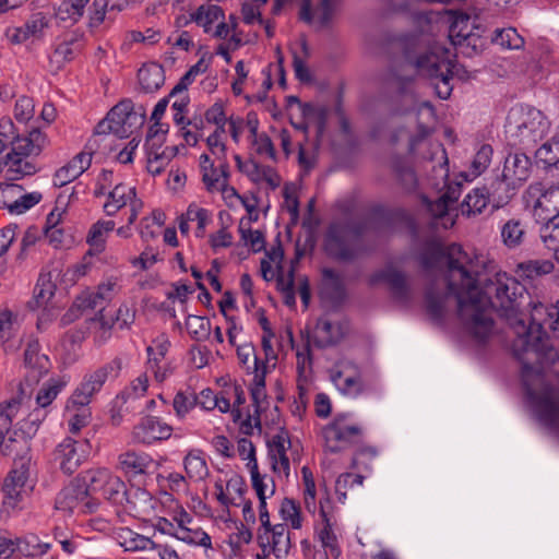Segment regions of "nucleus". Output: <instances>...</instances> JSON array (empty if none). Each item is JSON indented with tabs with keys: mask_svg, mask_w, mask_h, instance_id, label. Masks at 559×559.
Listing matches in <instances>:
<instances>
[{
	"mask_svg": "<svg viewBox=\"0 0 559 559\" xmlns=\"http://www.w3.org/2000/svg\"><path fill=\"white\" fill-rule=\"evenodd\" d=\"M426 269L444 270L449 294L430 287L426 294L428 313L439 319L445 310L449 295L457 301V310L464 329L478 341L488 338L493 331L491 308L504 317L519 332L525 331L524 310L535 304L526 288L504 272L475 253L465 252L460 245L431 243L423 257Z\"/></svg>",
	"mask_w": 559,
	"mask_h": 559,
	"instance_id": "f257e3e1",
	"label": "nucleus"
},
{
	"mask_svg": "<svg viewBox=\"0 0 559 559\" xmlns=\"http://www.w3.org/2000/svg\"><path fill=\"white\" fill-rule=\"evenodd\" d=\"M213 221V214L210 210L200 206L192 202L188 205L186 212L178 217V227L181 235L188 236L190 231V223H195L194 235L198 238H203L206 235V229Z\"/></svg>",
	"mask_w": 559,
	"mask_h": 559,
	"instance_id": "c85d7f7f",
	"label": "nucleus"
},
{
	"mask_svg": "<svg viewBox=\"0 0 559 559\" xmlns=\"http://www.w3.org/2000/svg\"><path fill=\"white\" fill-rule=\"evenodd\" d=\"M283 209L290 215V221L296 223L299 217V189L295 183H285L282 190Z\"/></svg>",
	"mask_w": 559,
	"mask_h": 559,
	"instance_id": "052dcab7",
	"label": "nucleus"
},
{
	"mask_svg": "<svg viewBox=\"0 0 559 559\" xmlns=\"http://www.w3.org/2000/svg\"><path fill=\"white\" fill-rule=\"evenodd\" d=\"M415 67L420 75L431 80L438 97L441 99L450 97L453 90L451 80L459 73L452 50L436 43L417 57Z\"/></svg>",
	"mask_w": 559,
	"mask_h": 559,
	"instance_id": "20e7f679",
	"label": "nucleus"
},
{
	"mask_svg": "<svg viewBox=\"0 0 559 559\" xmlns=\"http://www.w3.org/2000/svg\"><path fill=\"white\" fill-rule=\"evenodd\" d=\"M120 467L127 473L144 474L154 464L153 459L146 453L135 451H127L118 457Z\"/></svg>",
	"mask_w": 559,
	"mask_h": 559,
	"instance_id": "a19ab883",
	"label": "nucleus"
},
{
	"mask_svg": "<svg viewBox=\"0 0 559 559\" xmlns=\"http://www.w3.org/2000/svg\"><path fill=\"white\" fill-rule=\"evenodd\" d=\"M526 229L522 221L511 218L507 221L500 229L502 242L509 249L520 247L525 238Z\"/></svg>",
	"mask_w": 559,
	"mask_h": 559,
	"instance_id": "c03bdc74",
	"label": "nucleus"
},
{
	"mask_svg": "<svg viewBox=\"0 0 559 559\" xmlns=\"http://www.w3.org/2000/svg\"><path fill=\"white\" fill-rule=\"evenodd\" d=\"M347 332V325L332 321L325 317L320 318L313 330V340L320 347H326L340 342Z\"/></svg>",
	"mask_w": 559,
	"mask_h": 559,
	"instance_id": "72a5a7b5",
	"label": "nucleus"
},
{
	"mask_svg": "<svg viewBox=\"0 0 559 559\" xmlns=\"http://www.w3.org/2000/svg\"><path fill=\"white\" fill-rule=\"evenodd\" d=\"M457 198L459 193L455 190H451L442 194L437 201L429 204L430 213L437 218H442V225L444 227H451L454 225V219L450 217L449 214Z\"/></svg>",
	"mask_w": 559,
	"mask_h": 559,
	"instance_id": "a18cd8bd",
	"label": "nucleus"
},
{
	"mask_svg": "<svg viewBox=\"0 0 559 559\" xmlns=\"http://www.w3.org/2000/svg\"><path fill=\"white\" fill-rule=\"evenodd\" d=\"M492 41L508 49H521L524 46V38L513 27L496 29Z\"/></svg>",
	"mask_w": 559,
	"mask_h": 559,
	"instance_id": "69168bd1",
	"label": "nucleus"
},
{
	"mask_svg": "<svg viewBox=\"0 0 559 559\" xmlns=\"http://www.w3.org/2000/svg\"><path fill=\"white\" fill-rule=\"evenodd\" d=\"M319 506L321 526L317 530L318 538L326 556L338 558L342 550L338 544L337 527L330 511V498L321 499Z\"/></svg>",
	"mask_w": 559,
	"mask_h": 559,
	"instance_id": "5701e85b",
	"label": "nucleus"
},
{
	"mask_svg": "<svg viewBox=\"0 0 559 559\" xmlns=\"http://www.w3.org/2000/svg\"><path fill=\"white\" fill-rule=\"evenodd\" d=\"M47 145L46 135L34 129L19 135L10 118L0 119V174L9 180H19L37 171L33 157Z\"/></svg>",
	"mask_w": 559,
	"mask_h": 559,
	"instance_id": "7ed1b4c3",
	"label": "nucleus"
},
{
	"mask_svg": "<svg viewBox=\"0 0 559 559\" xmlns=\"http://www.w3.org/2000/svg\"><path fill=\"white\" fill-rule=\"evenodd\" d=\"M493 150L489 144H481L475 153L469 168L463 174L465 180L471 181L480 176L490 165Z\"/></svg>",
	"mask_w": 559,
	"mask_h": 559,
	"instance_id": "49530a36",
	"label": "nucleus"
},
{
	"mask_svg": "<svg viewBox=\"0 0 559 559\" xmlns=\"http://www.w3.org/2000/svg\"><path fill=\"white\" fill-rule=\"evenodd\" d=\"M174 428L165 419L157 416H143L131 432L133 442L144 445H153L170 439Z\"/></svg>",
	"mask_w": 559,
	"mask_h": 559,
	"instance_id": "dca6fc26",
	"label": "nucleus"
},
{
	"mask_svg": "<svg viewBox=\"0 0 559 559\" xmlns=\"http://www.w3.org/2000/svg\"><path fill=\"white\" fill-rule=\"evenodd\" d=\"M534 216L540 222H548L559 216V186L543 192L533 206Z\"/></svg>",
	"mask_w": 559,
	"mask_h": 559,
	"instance_id": "ea45409f",
	"label": "nucleus"
},
{
	"mask_svg": "<svg viewBox=\"0 0 559 559\" xmlns=\"http://www.w3.org/2000/svg\"><path fill=\"white\" fill-rule=\"evenodd\" d=\"M98 504V501L90 496L84 484L72 483L66 486L56 498V509L69 514L93 513Z\"/></svg>",
	"mask_w": 559,
	"mask_h": 559,
	"instance_id": "2eb2a0df",
	"label": "nucleus"
},
{
	"mask_svg": "<svg viewBox=\"0 0 559 559\" xmlns=\"http://www.w3.org/2000/svg\"><path fill=\"white\" fill-rule=\"evenodd\" d=\"M63 416L68 423L69 431L78 433L90 424L92 412L88 404L70 396L67 401Z\"/></svg>",
	"mask_w": 559,
	"mask_h": 559,
	"instance_id": "e433bc0d",
	"label": "nucleus"
},
{
	"mask_svg": "<svg viewBox=\"0 0 559 559\" xmlns=\"http://www.w3.org/2000/svg\"><path fill=\"white\" fill-rule=\"evenodd\" d=\"M304 504L307 511L313 513L317 510V488L313 474L307 466L301 468Z\"/></svg>",
	"mask_w": 559,
	"mask_h": 559,
	"instance_id": "5fc2aeb1",
	"label": "nucleus"
},
{
	"mask_svg": "<svg viewBox=\"0 0 559 559\" xmlns=\"http://www.w3.org/2000/svg\"><path fill=\"white\" fill-rule=\"evenodd\" d=\"M183 471L191 483H200L210 475L206 454L201 449H190L182 459Z\"/></svg>",
	"mask_w": 559,
	"mask_h": 559,
	"instance_id": "4c0bfd02",
	"label": "nucleus"
},
{
	"mask_svg": "<svg viewBox=\"0 0 559 559\" xmlns=\"http://www.w3.org/2000/svg\"><path fill=\"white\" fill-rule=\"evenodd\" d=\"M145 372L151 373L157 383L167 381L175 372V366L166 359L147 358Z\"/></svg>",
	"mask_w": 559,
	"mask_h": 559,
	"instance_id": "bf43d9fd",
	"label": "nucleus"
},
{
	"mask_svg": "<svg viewBox=\"0 0 559 559\" xmlns=\"http://www.w3.org/2000/svg\"><path fill=\"white\" fill-rule=\"evenodd\" d=\"M123 288V276L120 274H111L103 278L96 290L83 292L73 302V307L68 316L75 310H104L105 307L120 295ZM78 317H69V321Z\"/></svg>",
	"mask_w": 559,
	"mask_h": 559,
	"instance_id": "9b49d317",
	"label": "nucleus"
},
{
	"mask_svg": "<svg viewBox=\"0 0 559 559\" xmlns=\"http://www.w3.org/2000/svg\"><path fill=\"white\" fill-rule=\"evenodd\" d=\"M239 233L241 240L253 252H260L264 249L265 240L263 233L258 229H251L250 223L246 222V218H241L239 222Z\"/></svg>",
	"mask_w": 559,
	"mask_h": 559,
	"instance_id": "4d7b16f0",
	"label": "nucleus"
},
{
	"mask_svg": "<svg viewBox=\"0 0 559 559\" xmlns=\"http://www.w3.org/2000/svg\"><path fill=\"white\" fill-rule=\"evenodd\" d=\"M198 397L190 389L179 390L173 400V408L178 419H183L197 406Z\"/></svg>",
	"mask_w": 559,
	"mask_h": 559,
	"instance_id": "864d4df0",
	"label": "nucleus"
},
{
	"mask_svg": "<svg viewBox=\"0 0 559 559\" xmlns=\"http://www.w3.org/2000/svg\"><path fill=\"white\" fill-rule=\"evenodd\" d=\"M114 539L126 551H152L157 544L150 537L139 534L129 527H119L114 531Z\"/></svg>",
	"mask_w": 559,
	"mask_h": 559,
	"instance_id": "f704fd0d",
	"label": "nucleus"
},
{
	"mask_svg": "<svg viewBox=\"0 0 559 559\" xmlns=\"http://www.w3.org/2000/svg\"><path fill=\"white\" fill-rule=\"evenodd\" d=\"M91 0H62L57 10V16L64 22L78 23L84 15Z\"/></svg>",
	"mask_w": 559,
	"mask_h": 559,
	"instance_id": "09e8293b",
	"label": "nucleus"
},
{
	"mask_svg": "<svg viewBox=\"0 0 559 559\" xmlns=\"http://www.w3.org/2000/svg\"><path fill=\"white\" fill-rule=\"evenodd\" d=\"M531 323L513 341L522 360V379L538 419L559 428V301L534 304Z\"/></svg>",
	"mask_w": 559,
	"mask_h": 559,
	"instance_id": "f03ea898",
	"label": "nucleus"
},
{
	"mask_svg": "<svg viewBox=\"0 0 559 559\" xmlns=\"http://www.w3.org/2000/svg\"><path fill=\"white\" fill-rule=\"evenodd\" d=\"M92 164V153L80 152L64 166L59 168L53 176V183L63 187L79 178Z\"/></svg>",
	"mask_w": 559,
	"mask_h": 559,
	"instance_id": "473e14b6",
	"label": "nucleus"
},
{
	"mask_svg": "<svg viewBox=\"0 0 559 559\" xmlns=\"http://www.w3.org/2000/svg\"><path fill=\"white\" fill-rule=\"evenodd\" d=\"M138 79L145 92L153 93L165 82L164 69L154 62L144 64L138 72Z\"/></svg>",
	"mask_w": 559,
	"mask_h": 559,
	"instance_id": "37998d69",
	"label": "nucleus"
},
{
	"mask_svg": "<svg viewBox=\"0 0 559 559\" xmlns=\"http://www.w3.org/2000/svg\"><path fill=\"white\" fill-rule=\"evenodd\" d=\"M214 489L218 502L228 509L241 506L247 492V484L242 476L231 474L225 481H216Z\"/></svg>",
	"mask_w": 559,
	"mask_h": 559,
	"instance_id": "cd10ccee",
	"label": "nucleus"
},
{
	"mask_svg": "<svg viewBox=\"0 0 559 559\" xmlns=\"http://www.w3.org/2000/svg\"><path fill=\"white\" fill-rule=\"evenodd\" d=\"M342 0H320L312 8L310 0H302L299 11L300 19L316 28L330 27L341 11Z\"/></svg>",
	"mask_w": 559,
	"mask_h": 559,
	"instance_id": "6ab92c4d",
	"label": "nucleus"
},
{
	"mask_svg": "<svg viewBox=\"0 0 559 559\" xmlns=\"http://www.w3.org/2000/svg\"><path fill=\"white\" fill-rule=\"evenodd\" d=\"M371 284H385L399 299L407 297L408 286L406 277L395 265L389 264L374 272L370 277Z\"/></svg>",
	"mask_w": 559,
	"mask_h": 559,
	"instance_id": "7c9ffc66",
	"label": "nucleus"
},
{
	"mask_svg": "<svg viewBox=\"0 0 559 559\" xmlns=\"http://www.w3.org/2000/svg\"><path fill=\"white\" fill-rule=\"evenodd\" d=\"M91 450L90 443L84 441H74L71 438L64 439L55 451V461L66 474L74 473L82 462L88 456Z\"/></svg>",
	"mask_w": 559,
	"mask_h": 559,
	"instance_id": "4be33fe9",
	"label": "nucleus"
},
{
	"mask_svg": "<svg viewBox=\"0 0 559 559\" xmlns=\"http://www.w3.org/2000/svg\"><path fill=\"white\" fill-rule=\"evenodd\" d=\"M68 383L69 379L66 377L49 379L37 393V405L41 408L49 406Z\"/></svg>",
	"mask_w": 559,
	"mask_h": 559,
	"instance_id": "de8ad7c7",
	"label": "nucleus"
},
{
	"mask_svg": "<svg viewBox=\"0 0 559 559\" xmlns=\"http://www.w3.org/2000/svg\"><path fill=\"white\" fill-rule=\"evenodd\" d=\"M83 483L90 493H99L114 504H121L127 496L124 483L105 467L87 471Z\"/></svg>",
	"mask_w": 559,
	"mask_h": 559,
	"instance_id": "f8f14e48",
	"label": "nucleus"
},
{
	"mask_svg": "<svg viewBox=\"0 0 559 559\" xmlns=\"http://www.w3.org/2000/svg\"><path fill=\"white\" fill-rule=\"evenodd\" d=\"M35 483L29 460L22 459L14 462V466L4 478L2 485V507L4 510L9 513L22 510L25 500L35 487Z\"/></svg>",
	"mask_w": 559,
	"mask_h": 559,
	"instance_id": "0eeeda50",
	"label": "nucleus"
},
{
	"mask_svg": "<svg viewBox=\"0 0 559 559\" xmlns=\"http://www.w3.org/2000/svg\"><path fill=\"white\" fill-rule=\"evenodd\" d=\"M249 474L251 487L254 490L257 498L273 497L275 495L276 486L274 479L266 474L260 473L259 466H254L252 464Z\"/></svg>",
	"mask_w": 559,
	"mask_h": 559,
	"instance_id": "8fccbe9b",
	"label": "nucleus"
},
{
	"mask_svg": "<svg viewBox=\"0 0 559 559\" xmlns=\"http://www.w3.org/2000/svg\"><path fill=\"white\" fill-rule=\"evenodd\" d=\"M129 209V224H134L143 210V201L138 198L134 187L117 182L108 192L103 209L106 215L115 216L120 210Z\"/></svg>",
	"mask_w": 559,
	"mask_h": 559,
	"instance_id": "ddd939ff",
	"label": "nucleus"
},
{
	"mask_svg": "<svg viewBox=\"0 0 559 559\" xmlns=\"http://www.w3.org/2000/svg\"><path fill=\"white\" fill-rule=\"evenodd\" d=\"M51 24V17L43 12L33 14L23 26L9 27L5 37L13 45H21L28 40H39L45 37Z\"/></svg>",
	"mask_w": 559,
	"mask_h": 559,
	"instance_id": "aec40b11",
	"label": "nucleus"
},
{
	"mask_svg": "<svg viewBox=\"0 0 559 559\" xmlns=\"http://www.w3.org/2000/svg\"><path fill=\"white\" fill-rule=\"evenodd\" d=\"M554 263L550 260H531L518 265V272L521 276L535 278L537 276L550 274L554 271Z\"/></svg>",
	"mask_w": 559,
	"mask_h": 559,
	"instance_id": "6e6d98bb",
	"label": "nucleus"
},
{
	"mask_svg": "<svg viewBox=\"0 0 559 559\" xmlns=\"http://www.w3.org/2000/svg\"><path fill=\"white\" fill-rule=\"evenodd\" d=\"M247 142L249 148L261 157L272 160L276 159V151L271 138L263 131H260V120L257 112H248Z\"/></svg>",
	"mask_w": 559,
	"mask_h": 559,
	"instance_id": "bb28decb",
	"label": "nucleus"
},
{
	"mask_svg": "<svg viewBox=\"0 0 559 559\" xmlns=\"http://www.w3.org/2000/svg\"><path fill=\"white\" fill-rule=\"evenodd\" d=\"M198 171L205 190L216 193L229 179V165L227 159H216L214 156L202 153L198 158Z\"/></svg>",
	"mask_w": 559,
	"mask_h": 559,
	"instance_id": "a211bd4d",
	"label": "nucleus"
},
{
	"mask_svg": "<svg viewBox=\"0 0 559 559\" xmlns=\"http://www.w3.org/2000/svg\"><path fill=\"white\" fill-rule=\"evenodd\" d=\"M259 536V545L263 552L272 554L275 559H284L292 548L289 531L283 523L270 524L263 527Z\"/></svg>",
	"mask_w": 559,
	"mask_h": 559,
	"instance_id": "412c9836",
	"label": "nucleus"
},
{
	"mask_svg": "<svg viewBox=\"0 0 559 559\" xmlns=\"http://www.w3.org/2000/svg\"><path fill=\"white\" fill-rule=\"evenodd\" d=\"M58 273L56 271H43L37 280L34 288V304L36 308H43V313L39 317V322H44L49 317L55 314L56 305L53 297L56 293V278Z\"/></svg>",
	"mask_w": 559,
	"mask_h": 559,
	"instance_id": "b1692460",
	"label": "nucleus"
},
{
	"mask_svg": "<svg viewBox=\"0 0 559 559\" xmlns=\"http://www.w3.org/2000/svg\"><path fill=\"white\" fill-rule=\"evenodd\" d=\"M120 369L121 360L114 359L100 368L85 374L71 396L90 405L93 396L100 391L107 379L110 377H117Z\"/></svg>",
	"mask_w": 559,
	"mask_h": 559,
	"instance_id": "f3484780",
	"label": "nucleus"
},
{
	"mask_svg": "<svg viewBox=\"0 0 559 559\" xmlns=\"http://www.w3.org/2000/svg\"><path fill=\"white\" fill-rule=\"evenodd\" d=\"M550 128L545 115L530 106H515L510 109L506 132L514 144L532 145L544 139Z\"/></svg>",
	"mask_w": 559,
	"mask_h": 559,
	"instance_id": "39448f33",
	"label": "nucleus"
},
{
	"mask_svg": "<svg viewBox=\"0 0 559 559\" xmlns=\"http://www.w3.org/2000/svg\"><path fill=\"white\" fill-rule=\"evenodd\" d=\"M540 238L549 250L559 247V215L544 224Z\"/></svg>",
	"mask_w": 559,
	"mask_h": 559,
	"instance_id": "774afa93",
	"label": "nucleus"
},
{
	"mask_svg": "<svg viewBox=\"0 0 559 559\" xmlns=\"http://www.w3.org/2000/svg\"><path fill=\"white\" fill-rule=\"evenodd\" d=\"M280 515L293 530H300L304 525V516L300 506L290 498H284L280 506Z\"/></svg>",
	"mask_w": 559,
	"mask_h": 559,
	"instance_id": "603ef678",
	"label": "nucleus"
},
{
	"mask_svg": "<svg viewBox=\"0 0 559 559\" xmlns=\"http://www.w3.org/2000/svg\"><path fill=\"white\" fill-rule=\"evenodd\" d=\"M186 329L192 338L203 341L210 335L211 322L205 317L190 314L186 319Z\"/></svg>",
	"mask_w": 559,
	"mask_h": 559,
	"instance_id": "0e129e2a",
	"label": "nucleus"
},
{
	"mask_svg": "<svg viewBox=\"0 0 559 559\" xmlns=\"http://www.w3.org/2000/svg\"><path fill=\"white\" fill-rule=\"evenodd\" d=\"M114 221H98L93 224L87 234V242L98 249L99 251L104 249L105 245V236L115 229Z\"/></svg>",
	"mask_w": 559,
	"mask_h": 559,
	"instance_id": "e2e57ef3",
	"label": "nucleus"
},
{
	"mask_svg": "<svg viewBox=\"0 0 559 559\" xmlns=\"http://www.w3.org/2000/svg\"><path fill=\"white\" fill-rule=\"evenodd\" d=\"M194 23L201 26L205 33H210L213 26L225 19L224 11L221 7L212 3L200 5L192 12Z\"/></svg>",
	"mask_w": 559,
	"mask_h": 559,
	"instance_id": "79ce46f5",
	"label": "nucleus"
},
{
	"mask_svg": "<svg viewBox=\"0 0 559 559\" xmlns=\"http://www.w3.org/2000/svg\"><path fill=\"white\" fill-rule=\"evenodd\" d=\"M535 158L537 164L544 167L556 166L559 168V136L554 135L546 141L536 152Z\"/></svg>",
	"mask_w": 559,
	"mask_h": 559,
	"instance_id": "3c124183",
	"label": "nucleus"
},
{
	"mask_svg": "<svg viewBox=\"0 0 559 559\" xmlns=\"http://www.w3.org/2000/svg\"><path fill=\"white\" fill-rule=\"evenodd\" d=\"M531 162L524 154H510L506 160L502 170L503 180L512 187L525 181L530 176Z\"/></svg>",
	"mask_w": 559,
	"mask_h": 559,
	"instance_id": "c9c22d12",
	"label": "nucleus"
},
{
	"mask_svg": "<svg viewBox=\"0 0 559 559\" xmlns=\"http://www.w3.org/2000/svg\"><path fill=\"white\" fill-rule=\"evenodd\" d=\"M234 158L238 170L254 185L271 190L280 187L281 176L271 166L258 164L253 159L243 160L239 155H235Z\"/></svg>",
	"mask_w": 559,
	"mask_h": 559,
	"instance_id": "393cba45",
	"label": "nucleus"
},
{
	"mask_svg": "<svg viewBox=\"0 0 559 559\" xmlns=\"http://www.w3.org/2000/svg\"><path fill=\"white\" fill-rule=\"evenodd\" d=\"M31 383H17L16 394L0 403V437H4L13 425L19 426L20 430L26 436L32 437L36 433L43 416L39 412L28 414L27 418L20 419L26 412L25 403L31 393Z\"/></svg>",
	"mask_w": 559,
	"mask_h": 559,
	"instance_id": "423d86ee",
	"label": "nucleus"
},
{
	"mask_svg": "<svg viewBox=\"0 0 559 559\" xmlns=\"http://www.w3.org/2000/svg\"><path fill=\"white\" fill-rule=\"evenodd\" d=\"M354 238V233L347 226L334 224L328 230L325 250L336 259H350L355 254Z\"/></svg>",
	"mask_w": 559,
	"mask_h": 559,
	"instance_id": "a878e982",
	"label": "nucleus"
},
{
	"mask_svg": "<svg viewBox=\"0 0 559 559\" xmlns=\"http://www.w3.org/2000/svg\"><path fill=\"white\" fill-rule=\"evenodd\" d=\"M148 384L150 381L147 373H141L130 382V384L121 392L118 399H121L123 403L140 399L147 392Z\"/></svg>",
	"mask_w": 559,
	"mask_h": 559,
	"instance_id": "680f3d73",
	"label": "nucleus"
},
{
	"mask_svg": "<svg viewBox=\"0 0 559 559\" xmlns=\"http://www.w3.org/2000/svg\"><path fill=\"white\" fill-rule=\"evenodd\" d=\"M364 435V427L348 415L340 414L326 424L321 436L325 453H340L357 443Z\"/></svg>",
	"mask_w": 559,
	"mask_h": 559,
	"instance_id": "6e6552de",
	"label": "nucleus"
},
{
	"mask_svg": "<svg viewBox=\"0 0 559 559\" xmlns=\"http://www.w3.org/2000/svg\"><path fill=\"white\" fill-rule=\"evenodd\" d=\"M330 378L337 391L347 397L356 399L371 390L362 380L358 366L349 361L334 366L330 371Z\"/></svg>",
	"mask_w": 559,
	"mask_h": 559,
	"instance_id": "4468645a",
	"label": "nucleus"
},
{
	"mask_svg": "<svg viewBox=\"0 0 559 559\" xmlns=\"http://www.w3.org/2000/svg\"><path fill=\"white\" fill-rule=\"evenodd\" d=\"M83 46L81 36L74 33L63 35L57 43L49 61L55 70L61 69L67 62L74 59Z\"/></svg>",
	"mask_w": 559,
	"mask_h": 559,
	"instance_id": "2f4dec72",
	"label": "nucleus"
},
{
	"mask_svg": "<svg viewBox=\"0 0 559 559\" xmlns=\"http://www.w3.org/2000/svg\"><path fill=\"white\" fill-rule=\"evenodd\" d=\"M488 204L487 194L480 189H474L469 192L464 201L461 204V212L463 215H476L481 213V211Z\"/></svg>",
	"mask_w": 559,
	"mask_h": 559,
	"instance_id": "13d9d810",
	"label": "nucleus"
},
{
	"mask_svg": "<svg viewBox=\"0 0 559 559\" xmlns=\"http://www.w3.org/2000/svg\"><path fill=\"white\" fill-rule=\"evenodd\" d=\"M162 39V32L158 28L147 27L144 31L132 29L126 34L128 44H143L153 46Z\"/></svg>",
	"mask_w": 559,
	"mask_h": 559,
	"instance_id": "338daca9",
	"label": "nucleus"
},
{
	"mask_svg": "<svg viewBox=\"0 0 559 559\" xmlns=\"http://www.w3.org/2000/svg\"><path fill=\"white\" fill-rule=\"evenodd\" d=\"M124 500L127 502L126 510L134 518L146 520L156 514L158 501L144 489L136 488L127 491Z\"/></svg>",
	"mask_w": 559,
	"mask_h": 559,
	"instance_id": "c756f323",
	"label": "nucleus"
},
{
	"mask_svg": "<svg viewBox=\"0 0 559 559\" xmlns=\"http://www.w3.org/2000/svg\"><path fill=\"white\" fill-rule=\"evenodd\" d=\"M474 20L464 14L457 15L450 27V38L452 39L453 45L476 47L479 34L474 33ZM476 29H478V27H476Z\"/></svg>",
	"mask_w": 559,
	"mask_h": 559,
	"instance_id": "58836bf2",
	"label": "nucleus"
},
{
	"mask_svg": "<svg viewBox=\"0 0 559 559\" xmlns=\"http://www.w3.org/2000/svg\"><path fill=\"white\" fill-rule=\"evenodd\" d=\"M160 504L165 508L166 514L173 520L179 530V540L193 546L212 548V540L207 533L200 527L192 526L193 516L170 493H164Z\"/></svg>",
	"mask_w": 559,
	"mask_h": 559,
	"instance_id": "1a4fd4ad",
	"label": "nucleus"
},
{
	"mask_svg": "<svg viewBox=\"0 0 559 559\" xmlns=\"http://www.w3.org/2000/svg\"><path fill=\"white\" fill-rule=\"evenodd\" d=\"M143 123L144 115L134 110L130 99H124L111 108L106 118L96 126L95 131L97 134L110 132L122 139L131 135Z\"/></svg>",
	"mask_w": 559,
	"mask_h": 559,
	"instance_id": "9d476101",
	"label": "nucleus"
}]
</instances>
